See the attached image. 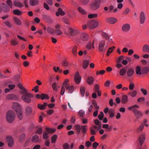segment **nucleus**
<instances>
[{"label":"nucleus","instance_id":"31","mask_svg":"<svg viewBox=\"0 0 149 149\" xmlns=\"http://www.w3.org/2000/svg\"><path fill=\"white\" fill-rule=\"evenodd\" d=\"M92 48H94V42H89L86 46V48L88 50Z\"/></svg>","mask_w":149,"mask_h":149},{"label":"nucleus","instance_id":"45","mask_svg":"<svg viewBox=\"0 0 149 149\" xmlns=\"http://www.w3.org/2000/svg\"><path fill=\"white\" fill-rule=\"evenodd\" d=\"M137 94V92L135 90L129 93L128 95L132 97H135Z\"/></svg>","mask_w":149,"mask_h":149},{"label":"nucleus","instance_id":"47","mask_svg":"<svg viewBox=\"0 0 149 149\" xmlns=\"http://www.w3.org/2000/svg\"><path fill=\"white\" fill-rule=\"evenodd\" d=\"M55 33L57 35H61L63 33L61 31L58 29H56L54 30V33Z\"/></svg>","mask_w":149,"mask_h":149},{"label":"nucleus","instance_id":"3","mask_svg":"<svg viewBox=\"0 0 149 149\" xmlns=\"http://www.w3.org/2000/svg\"><path fill=\"white\" fill-rule=\"evenodd\" d=\"M22 100L26 103H29L31 102V98L33 97V95L30 93L27 92V91L22 94Z\"/></svg>","mask_w":149,"mask_h":149},{"label":"nucleus","instance_id":"2","mask_svg":"<svg viewBox=\"0 0 149 149\" xmlns=\"http://www.w3.org/2000/svg\"><path fill=\"white\" fill-rule=\"evenodd\" d=\"M13 108L16 111L19 119L22 120L23 118V115L21 106L17 103H15L13 104Z\"/></svg>","mask_w":149,"mask_h":149},{"label":"nucleus","instance_id":"5","mask_svg":"<svg viewBox=\"0 0 149 149\" xmlns=\"http://www.w3.org/2000/svg\"><path fill=\"white\" fill-rule=\"evenodd\" d=\"M86 127L87 126L86 125L80 126L77 125L75 126V128L78 134L80 133L81 130L83 134L85 133L87 131Z\"/></svg>","mask_w":149,"mask_h":149},{"label":"nucleus","instance_id":"50","mask_svg":"<svg viewBox=\"0 0 149 149\" xmlns=\"http://www.w3.org/2000/svg\"><path fill=\"white\" fill-rule=\"evenodd\" d=\"M78 10L80 13L83 14H85L86 13V11L82 8L79 7L78 8Z\"/></svg>","mask_w":149,"mask_h":149},{"label":"nucleus","instance_id":"4","mask_svg":"<svg viewBox=\"0 0 149 149\" xmlns=\"http://www.w3.org/2000/svg\"><path fill=\"white\" fill-rule=\"evenodd\" d=\"M15 117V112L11 110L8 111L6 114V119L8 122L11 123L14 120Z\"/></svg>","mask_w":149,"mask_h":149},{"label":"nucleus","instance_id":"12","mask_svg":"<svg viewBox=\"0 0 149 149\" xmlns=\"http://www.w3.org/2000/svg\"><path fill=\"white\" fill-rule=\"evenodd\" d=\"M81 79V77L80 76L79 73L77 72L74 75V80L75 83L77 84H79Z\"/></svg>","mask_w":149,"mask_h":149},{"label":"nucleus","instance_id":"21","mask_svg":"<svg viewBox=\"0 0 149 149\" xmlns=\"http://www.w3.org/2000/svg\"><path fill=\"white\" fill-rule=\"evenodd\" d=\"M43 18L49 23H51L52 21V19L48 15H44L43 16Z\"/></svg>","mask_w":149,"mask_h":149},{"label":"nucleus","instance_id":"56","mask_svg":"<svg viewBox=\"0 0 149 149\" xmlns=\"http://www.w3.org/2000/svg\"><path fill=\"white\" fill-rule=\"evenodd\" d=\"M52 86L53 89L54 91H57L58 88L57 87V84H56V83L54 82L52 84Z\"/></svg>","mask_w":149,"mask_h":149},{"label":"nucleus","instance_id":"48","mask_svg":"<svg viewBox=\"0 0 149 149\" xmlns=\"http://www.w3.org/2000/svg\"><path fill=\"white\" fill-rule=\"evenodd\" d=\"M53 69L55 72H57L58 71L60 73H61L62 72L63 70H62L60 69L58 67H56L55 66L54 67Z\"/></svg>","mask_w":149,"mask_h":149},{"label":"nucleus","instance_id":"1","mask_svg":"<svg viewBox=\"0 0 149 149\" xmlns=\"http://www.w3.org/2000/svg\"><path fill=\"white\" fill-rule=\"evenodd\" d=\"M139 108V106L135 104L130 106L128 107V109L133 111L135 117L137 119L141 118L143 116L142 112L137 110L136 108Z\"/></svg>","mask_w":149,"mask_h":149},{"label":"nucleus","instance_id":"51","mask_svg":"<svg viewBox=\"0 0 149 149\" xmlns=\"http://www.w3.org/2000/svg\"><path fill=\"white\" fill-rule=\"evenodd\" d=\"M57 136L55 134L52 137H51V141L52 142V143H54L55 142L57 138Z\"/></svg>","mask_w":149,"mask_h":149},{"label":"nucleus","instance_id":"37","mask_svg":"<svg viewBox=\"0 0 149 149\" xmlns=\"http://www.w3.org/2000/svg\"><path fill=\"white\" fill-rule=\"evenodd\" d=\"M47 31L49 33L52 35L54 34V30L50 27H47Z\"/></svg>","mask_w":149,"mask_h":149},{"label":"nucleus","instance_id":"28","mask_svg":"<svg viewBox=\"0 0 149 149\" xmlns=\"http://www.w3.org/2000/svg\"><path fill=\"white\" fill-rule=\"evenodd\" d=\"M32 141L33 142H40L39 137L38 135L33 136L32 139Z\"/></svg>","mask_w":149,"mask_h":149},{"label":"nucleus","instance_id":"61","mask_svg":"<svg viewBox=\"0 0 149 149\" xmlns=\"http://www.w3.org/2000/svg\"><path fill=\"white\" fill-rule=\"evenodd\" d=\"M104 113L102 111L100 113V114L98 116V118L100 120H102L104 117Z\"/></svg>","mask_w":149,"mask_h":149},{"label":"nucleus","instance_id":"17","mask_svg":"<svg viewBox=\"0 0 149 149\" xmlns=\"http://www.w3.org/2000/svg\"><path fill=\"white\" fill-rule=\"evenodd\" d=\"M97 127L96 126H93L90 128V133L92 135H95L97 132Z\"/></svg>","mask_w":149,"mask_h":149},{"label":"nucleus","instance_id":"58","mask_svg":"<svg viewBox=\"0 0 149 149\" xmlns=\"http://www.w3.org/2000/svg\"><path fill=\"white\" fill-rule=\"evenodd\" d=\"M6 2L10 8H13V5L11 0H7Z\"/></svg>","mask_w":149,"mask_h":149},{"label":"nucleus","instance_id":"42","mask_svg":"<svg viewBox=\"0 0 149 149\" xmlns=\"http://www.w3.org/2000/svg\"><path fill=\"white\" fill-rule=\"evenodd\" d=\"M16 98V96L15 95L11 94L8 95L6 97L7 99L8 100H13L15 99Z\"/></svg>","mask_w":149,"mask_h":149},{"label":"nucleus","instance_id":"53","mask_svg":"<svg viewBox=\"0 0 149 149\" xmlns=\"http://www.w3.org/2000/svg\"><path fill=\"white\" fill-rule=\"evenodd\" d=\"M80 91L81 92V95L82 96H84V95L85 91L84 87V86H82L81 87Z\"/></svg>","mask_w":149,"mask_h":149},{"label":"nucleus","instance_id":"52","mask_svg":"<svg viewBox=\"0 0 149 149\" xmlns=\"http://www.w3.org/2000/svg\"><path fill=\"white\" fill-rule=\"evenodd\" d=\"M48 138V133L46 131L44 132L43 135V138L44 139L46 140Z\"/></svg>","mask_w":149,"mask_h":149},{"label":"nucleus","instance_id":"6","mask_svg":"<svg viewBox=\"0 0 149 149\" xmlns=\"http://www.w3.org/2000/svg\"><path fill=\"white\" fill-rule=\"evenodd\" d=\"M101 0H95L91 5V8L93 10L97 9L100 7Z\"/></svg>","mask_w":149,"mask_h":149},{"label":"nucleus","instance_id":"30","mask_svg":"<svg viewBox=\"0 0 149 149\" xmlns=\"http://www.w3.org/2000/svg\"><path fill=\"white\" fill-rule=\"evenodd\" d=\"M128 101V97L126 95H124L122 96L121 102L123 104L127 103Z\"/></svg>","mask_w":149,"mask_h":149},{"label":"nucleus","instance_id":"22","mask_svg":"<svg viewBox=\"0 0 149 149\" xmlns=\"http://www.w3.org/2000/svg\"><path fill=\"white\" fill-rule=\"evenodd\" d=\"M81 38L83 40L86 41L88 40L89 36L87 34L83 33L81 35Z\"/></svg>","mask_w":149,"mask_h":149},{"label":"nucleus","instance_id":"8","mask_svg":"<svg viewBox=\"0 0 149 149\" xmlns=\"http://www.w3.org/2000/svg\"><path fill=\"white\" fill-rule=\"evenodd\" d=\"M6 140L9 147L13 146L14 143V141L12 136L10 135H7L6 137Z\"/></svg>","mask_w":149,"mask_h":149},{"label":"nucleus","instance_id":"10","mask_svg":"<svg viewBox=\"0 0 149 149\" xmlns=\"http://www.w3.org/2000/svg\"><path fill=\"white\" fill-rule=\"evenodd\" d=\"M146 15L145 13L143 11L141 12L140 15V21L141 24H143L146 20Z\"/></svg>","mask_w":149,"mask_h":149},{"label":"nucleus","instance_id":"63","mask_svg":"<svg viewBox=\"0 0 149 149\" xmlns=\"http://www.w3.org/2000/svg\"><path fill=\"white\" fill-rule=\"evenodd\" d=\"M42 130L41 127H39L36 131V133L38 134H41L42 133Z\"/></svg>","mask_w":149,"mask_h":149},{"label":"nucleus","instance_id":"7","mask_svg":"<svg viewBox=\"0 0 149 149\" xmlns=\"http://www.w3.org/2000/svg\"><path fill=\"white\" fill-rule=\"evenodd\" d=\"M98 25V22L96 20H90L87 24V26L92 29L97 27Z\"/></svg>","mask_w":149,"mask_h":149},{"label":"nucleus","instance_id":"36","mask_svg":"<svg viewBox=\"0 0 149 149\" xmlns=\"http://www.w3.org/2000/svg\"><path fill=\"white\" fill-rule=\"evenodd\" d=\"M149 71V67H146L143 68L141 69L142 74H146Z\"/></svg>","mask_w":149,"mask_h":149},{"label":"nucleus","instance_id":"46","mask_svg":"<svg viewBox=\"0 0 149 149\" xmlns=\"http://www.w3.org/2000/svg\"><path fill=\"white\" fill-rule=\"evenodd\" d=\"M13 13L14 14L18 15H20L22 14L21 12L18 9L14 10Z\"/></svg>","mask_w":149,"mask_h":149},{"label":"nucleus","instance_id":"60","mask_svg":"<svg viewBox=\"0 0 149 149\" xmlns=\"http://www.w3.org/2000/svg\"><path fill=\"white\" fill-rule=\"evenodd\" d=\"M94 90L95 92H97L99 91V88L100 87L97 84H96L94 87Z\"/></svg>","mask_w":149,"mask_h":149},{"label":"nucleus","instance_id":"23","mask_svg":"<svg viewBox=\"0 0 149 149\" xmlns=\"http://www.w3.org/2000/svg\"><path fill=\"white\" fill-rule=\"evenodd\" d=\"M78 47L77 46H75L73 47L72 49V52L74 56H77V49Z\"/></svg>","mask_w":149,"mask_h":149},{"label":"nucleus","instance_id":"44","mask_svg":"<svg viewBox=\"0 0 149 149\" xmlns=\"http://www.w3.org/2000/svg\"><path fill=\"white\" fill-rule=\"evenodd\" d=\"M68 90V92L69 93H72L74 91V87L73 86H68V88L67 89H66Z\"/></svg>","mask_w":149,"mask_h":149},{"label":"nucleus","instance_id":"43","mask_svg":"<svg viewBox=\"0 0 149 149\" xmlns=\"http://www.w3.org/2000/svg\"><path fill=\"white\" fill-rule=\"evenodd\" d=\"M14 21L18 25H21V21L19 18L14 17Z\"/></svg>","mask_w":149,"mask_h":149},{"label":"nucleus","instance_id":"29","mask_svg":"<svg viewBox=\"0 0 149 149\" xmlns=\"http://www.w3.org/2000/svg\"><path fill=\"white\" fill-rule=\"evenodd\" d=\"M38 0H30V4L32 6H34L38 5Z\"/></svg>","mask_w":149,"mask_h":149},{"label":"nucleus","instance_id":"41","mask_svg":"<svg viewBox=\"0 0 149 149\" xmlns=\"http://www.w3.org/2000/svg\"><path fill=\"white\" fill-rule=\"evenodd\" d=\"M126 72V70L125 68L120 69L119 72V74L121 76L124 75Z\"/></svg>","mask_w":149,"mask_h":149},{"label":"nucleus","instance_id":"62","mask_svg":"<svg viewBox=\"0 0 149 149\" xmlns=\"http://www.w3.org/2000/svg\"><path fill=\"white\" fill-rule=\"evenodd\" d=\"M99 144L96 142H95L93 144L92 146L93 148L96 149L97 147L98 146Z\"/></svg>","mask_w":149,"mask_h":149},{"label":"nucleus","instance_id":"39","mask_svg":"<svg viewBox=\"0 0 149 149\" xmlns=\"http://www.w3.org/2000/svg\"><path fill=\"white\" fill-rule=\"evenodd\" d=\"M45 129L49 133H52L56 131L55 129L49 127H46Z\"/></svg>","mask_w":149,"mask_h":149},{"label":"nucleus","instance_id":"33","mask_svg":"<svg viewBox=\"0 0 149 149\" xmlns=\"http://www.w3.org/2000/svg\"><path fill=\"white\" fill-rule=\"evenodd\" d=\"M136 72L137 74L141 75L142 74L141 69L140 66H138L136 67Z\"/></svg>","mask_w":149,"mask_h":149},{"label":"nucleus","instance_id":"11","mask_svg":"<svg viewBox=\"0 0 149 149\" xmlns=\"http://www.w3.org/2000/svg\"><path fill=\"white\" fill-rule=\"evenodd\" d=\"M131 28L130 25L129 24H123L122 27V31L125 32H129Z\"/></svg>","mask_w":149,"mask_h":149},{"label":"nucleus","instance_id":"40","mask_svg":"<svg viewBox=\"0 0 149 149\" xmlns=\"http://www.w3.org/2000/svg\"><path fill=\"white\" fill-rule=\"evenodd\" d=\"M89 63V61L85 60L83 62V68L84 69H86L88 66Z\"/></svg>","mask_w":149,"mask_h":149},{"label":"nucleus","instance_id":"20","mask_svg":"<svg viewBox=\"0 0 149 149\" xmlns=\"http://www.w3.org/2000/svg\"><path fill=\"white\" fill-rule=\"evenodd\" d=\"M32 109L31 107L29 106H27L25 108L26 114L28 115H30L31 113Z\"/></svg>","mask_w":149,"mask_h":149},{"label":"nucleus","instance_id":"35","mask_svg":"<svg viewBox=\"0 0 149 149\" xmlns=\"http://www.w3.org/2000/svg\"><path fill=\"white\" fill-rule=\"evenodd\" d=\"M69 80L68 79H65L64 82H63L62 86H63L65 87L66 89H67L68 88V86L69 85L68 84Z\"/></svg>","mask_w":149,"mask_h":149},{"label":"nucleus","instance_id":"59","mask_svg":"<svg viewBox=\"0 0 149 149\" xmlns=\"http://www.w3.org/2000/svg\"><path fill=\"white\" fill-rule=\"evenodd\" d=\"M19 42L15 40H12L10 42L11 44L13 46H15L18 45Z\"/></svg>","mask_w":149,"mask_h":149},{"label":"nucleus","instance_id":"16","mask_svg":"<svg viewBox=\"0 0 149 149\" xmlns=\"http://www.w3.org/2000/svg\"><path fill=\"white\" fill-rule=\"evenodd\" d=\"M106 21L111 24H114L117 21V19L114 17L108 18L106 19Z\"/></svg>","mask_w":149,"mask_h":149},{"label":"nucleus","instance_id":"57","mask_svg":"<svg viewBox=\"0 0 149 149\" xmlns=\"http://www.w3.org/2000/svg\"><path fill=\"white\" fill-rule=\"evenodd\" d=\"M97 16V14H90L88 16L89 18H92L93 17H96Z\"/></svg>","mask_w":149,"mask_h":149},{"label":"nucleus","instance_id":"25","mask_svg":"<svg viewBox=\"0 0 149 149\" xmlns=\"http://www.w3.org/2000/svg\"><path fill=\"white\" fill-rule=\"evenodd\" d=\"M47 106V103L46 102H44L43 105L40 104H38V107L40 110L45 109Z\"/></svg>","mask_w":149,"mask_h":149},{"label":"nucleus","instance_id":"15","mask_svg":"<svg viewBox=\"0 0 149 149\" xmlns=\"http://www.w3.org/2000/svg\"><path fill=\"white\" fill-rule=\"evenodd\" d=\"M127 75L128 77H131L134 73V70L132 68H129L126 71Z\"/></svg>","mask_w":149,"mask_h":149},{"label":"nucleus","instance_id":"54","mask_svg":"<svg viewBox=\"0 0 149 149\" xmlns=\"http://www.w3.org/2000/svg\"><path fill=\"white\" fill-rule=\"evenodd\" d=\"M48 98L49 97L47 95L43 93L41 94V99L42 100H43L45 99H48Z\"/></svg>","mask_w":149,"mask_h":149},{"label":"nucleus","instance_id":"9","mask_svg":"<svg viewBox=\"0 0 149 149\" xmlns=\"http://www.w3.org/2000/svg\"><path fill=\"white\" fill-rule=\"evenodd\" d=\"M107 47V45H105V40H101L98 46L99 51L100 52H104Z\"/></svg>","mask_w":149,"mask_h":149},{"label":"nucleus","instance_id":"55","mask_svg":"<svg viewBox=\"0 0 149 149\" xmlns=\"http://www.w3.org/2000/svg\"><path fill=\"white\" fill-rule=\"evenodd\" d=\"M102 35L103 37L105 38L106 39L109 40V36L107 33L103 32L102 33Z\"/></svg>","mask_w":149,"mask_h":149},{"label":"nucleus","instance_id":"24","mask_svg":"<svg viewBox=\"0 0 149 149\" xmlns=\"http://www.w3.org/2000/svg\"><path fill=\"white\" fill-rule=\"evenodd\" d=\"M1 6L4 11L6 12H8L9 11L10 8L5 3H2L1 4Z\"/></svg>","mask_w":149,"mask_h":149},{"label":"nucleus","instance_id":"13","mask_svg":"<svg viewBox=\"0 0 149 149\" xmlns=\"http://www.w3.org/2000/svg\"><path fill=\"white\" fill-rule=\"evenodd\" d=\"M13 3L15 6L18 8H21L24 6L18 0H13Z\"/></svg>","mask_w":149,"mask_h":149},{"label":"nucleus","instance_id":"14","mask_svg":"<svg viewBox=\"0 0 149 149\" xmlns=\"http://www.w3.org/2000/svg\"><path fill=\"white\" fill-rule=\"evenodd\" d=\"M145 139V134H142L139 138V141L141 146Z\"/></svg>","mask_w":149,"mask_h":149},{"label":"nucleus","instance_id":"34","mask_svg":"<svg viewBox=\"0 0 149 149\" xmlns=\"http://www.w3.org/2000/svg\"><path fill=\"white\" fill-rule=\"evenodd\" d=\"M18 86L19 89L22 91H20V93L21 94H22L26 91H27L21 84H19Z\"/></svg>","mask_w":149,"mask_h":149},{"label":"nucleus","instance_id":"18","mask_svg":"<svg viewBox=\"0 0 149 149\" xmlns=\"http://www.w3.org/2000/svg\"><path fill=\"white\" fill-rule=\"evenodd\" d=\"M69 33H66L68 36H74L76 35V32L75 30L71 28H69L68 30Z\"/></svg>","mask_w":149,"mask_h":149},{"label":"nucleus","instance_id":"49","mask_svg":"<svg viewBox=\"0 0 149 149\" xmlns=\"http://www.w3.org/2000/svg\"><path fill=\"white\" fill-rule=\"evenodd\" d=\"M61 64L63 67H67L69 64V63L66 60H65L62 61Z\"/></svg>","mask_w":149,"mask_h":149},{"label":"nucleus","instance_id":"26","mask_svg":"<svg viewBox=\"0 0 149 149\" xmlns=\"http://www.w3.org/2000/svg\"><path fill=\"white\" fill-rule=\"evenodd\" d=\"M94 79L93 77L90 76L88 77L86 80V82L89 85H92L93 84Z\"/></svg>","mask_w":149,"mask_h":149},{"label":"nucleus","instance_id":"38","mask_svg":"<svg viewBox=\"0 0 149 149\" xmlns=\"http://www.w3.org/2000/svg\"><path fill=\"white\" fill-rule=\"evenodd\" d=\"M144 124L143 123L141 124L140 126L138 127L137 130L136 131L138 133H140L141 131H142L144 128Z\"/></svg>","mask_w":149,"mask_h":149},{"label":"nucleus","instance_id":"32","mask_svg":"<svg viewBox=\"0 0 149 149\" xmlns=\"http://www.w3.org/2000/svg\"><path fill=\"white\" fill-rule=\"evenodd\" d=\"M26 135L24 134H22L19 137L18 140L20 142H22L23 141L25 138Z\"/></svg>","mask_w":149,"mask_h":149},{"label":"nucleus","instance_id":"19","mask_svg":"<svg viewBox=\"0 0 149 149\" xmlns=\"http://www.w3.org/2000/svg\"><path fill=\"white\" fill-rule=\"evenodd\" d=\"M65 13L61 8H59L58 11L56 13V15L57 16H58L59 15L63 16L65 15Z\"/></svg>","mask_w":149,"mask_h":149},{"label":"nucleus","instance_id":"27","mask_svg":"<svg viewBox=\"0 0 149 149\" xmlns=\"http://www.w3.org/2000/svg\"><path fill=\"white\" fill-rule=\"evenodd\" d=\"M142 50L144 52H149V45L145 44L143 45L142 48Z\"/></svg>","mask_w":149,"mask_h":149},{"label":"nucleus","instance_id":"64","mask_svg":"<svg viewBox=\"0 0 149 149\" xmlns=\"http://www.w3.org/2000/svg\"><path fill=\"white\" fill-rule=\"evenodd\" d=\"M63 148L64 149H69L70 146L68 143H65L63 145Z\"/></svg>","mask_w":149,"mask_h":149}]
</instances>
